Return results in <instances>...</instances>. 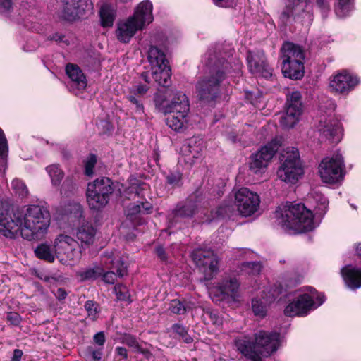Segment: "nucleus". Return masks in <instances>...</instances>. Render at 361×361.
Returning <instances> with one entry per match:
<instances>
[{
    "mask_svg": "<svg viewBox=\"0 0 361 361\" xmlns=\"http://www.w3.org/2000/svg\"><path fill=\"white\" fill-rule=\"evenodd\" d=\"M50 224V214L44 207L30 204L22 209L12 210L0 205V234L15 238L18 232L27 240L41 238Z\"/></svg>",
    "mask_w": 361,
    "mask_h": 361,
    "instance_id": "obj_1",
    "label": "nucleus"
},
{
    "mask_svg": "<svg viewBox=\"0 0 361 361\" xmlns=\"http://www.w3.org/2000/svg\"><path fill=\"white\" fill-rule=\"evenodd\" d=\"M241 63L238 61L234 66L224 59L210 62L208 71L200 77L195 85L197 97L202 106L213 107L221 97V87L224 80L232 72L238 73Z\"/></svg>",
    "mask_w": 361,
    "mask_h": 361,
    "instance_id": "obj_2",
    "label": "nucleus"
},
{
    "mask_svg": "<svg viewBox=\"0 0 361 361\" xmlns=\"http://www.w3.org/2000/svg\"><path fill=\"white\" fill-rule=\"evenodd\" d=\"M275 216L284 230L297 233L310 231L315 227L312 212L303 204L287 202L278 207Z\"/></svg>",
    "mask_w": 361,
    "mask_h": 361,
    "instance_id": "obj_3",
    "label": "nucleus"
},
{
    "mask_svg": "<svg viewBox=\"0 0 361 361\" xmlns=\"http://www.w3.org/2000/svg\"><path fill=\"white\" fill-rule=\"evenodd\" d=\"M152 20V4L149 0L143 1L137 6L132 16L118 24L116 37L120 42L128 43L138 30L144 29Z\"/></svg>",
    "mask_w": 361,
    "mask_h": 361,
    "instance_id": "obj_4",
    "label": "nucleus"
},
{
    "mask_svg": "<svg viewBox=\"0 0 361 361\" xmlns=\"http://www.w3.org/2000/svg\"><path fill=\"white\" fill-rule=\"evenodd\" d=\"M279 160V178L285 183L295 184L304 173L298 149L293 147H286L280 154Z\"/></svg>",
    "mask_w": 361,
    "mask_h": 361,
    "instance_id": "obj_5",
    "label": "nucleus"
},
{
    "mask_svg": "<svg viewBox=\"0 0 361 361\" xmlns=\"http://www.w3.org/2000/svg\"><path fill=\"white\" fill-rule=\"evenodd\" d=\"M114 190L113 181L107 177L97 178L88 183L86 196L89 207L95 211L103 209L109 203Z\"/></svg>",
    "mask_w": 361,
    "mask_h": 361,
    "instance_id": "obj_6",
    "label": "nucleus"
},
{
    "mask_svg": "<svg viewBox=\"0 0 361 361\" xmlns=\"http://www.w3.org/2000/svg\"><path fill=\"white\" fill-rule=\"evenodd\" d=\"M310 0H286L285 7L280 14V20L284 25L291 20L310 25L313 21V13L309 5Z\"/></svg>",
    "mask_w": 361,
    "mask_h": 361,
    "instance_id": "obj_7",
    "label": "nucleus"
},
{
    "mask_svg": "<svg viewBox=\"0 0 361 361\" xmlns=\"http://www.w3.org/2000/svg\"><path fill=\"white\" fill-rule=\"evenodd\" d=\"M309 293L300 295L297 299L289 303L284 310L287 317L305 316L312 309L317 308L324 302L323 295H317V290L312 287H307Z\"/></svg>",
    "mask_w": 361,
    "mask_h": 361,
    "instance_id": "obj_8",
    "label": "nucleus"
},
{
    "mask_svg": "<svg viewBox=\"0 0 361 361\" xmlns=\"http://www.w3.org/2000/svg\"><path fill=\"white\" fill-rule=\"evenodd\" d=\"M281 145L277 138L273 139L267 145L260 147L255 153L250 156L249 171L255 175H260L265 172L269 163Z\"/></svg>",
    "mask_w": 361,
    "mask_h": 361,
    "instance_id": "obj_9",
    "label": "nucleus"
},
{
    "mask_svg": "<svg viewBox=\"0 0 361 361\" xmlns=\"http://www.w3.org/2000/svg\"><path fill=\"white\" fill-rule=\"evenodd\" d=\"M344 161L340 153L324 158L319 166V173L323 182L335 183L343 177Z\"/></svg>",
    "mask_w": 361,
    "mask_h": 361,
    "instance_id": "obj_10",
    "label": "nucleus"
},
{
    "mask_svg": "<svg viewBox=\"0 0 361 361\" xmlns=\"http://www.w3.org/2000/svg\"><path fill=\"white\" fill-rule=\"evenodd\" d=\"M56 258L63 264L77 261L80 258L81 251L78 243L67 235H59L54 240Z\"/></svg>",
    "mask_w": 361,
    "mask_h": 361,
    "instance_id": "obj_11",
    "label": "nucleus"
},
{
    "mask_svg": "<svg viewBox=\"0 0 361 361\" xmlns=\"http://www.w3.org/2000/svg\"><path fill=\"white\" fill-rule=\"evenodd\" d=\"M317 130L319 133V139L321 142L328 141L330 143H338L342 137V130L340 122L332 116H320Z\"/></svg>",
    "mask_w": 361,
    "mask_h": 361,
    "instance_id": "obj_12",
    "label": "nucleus"
},
{
    "mask_svg": "<svg viewBox=\"0 0 361 361\" xmlns=\"http://www.w3.org/2000/svg\"><path fill=\"white\" fill-rule=\"evenodd\" d=\"M259 355L268 357L276 353L281 346V335L276 331L259 330L254 334Z\"/></svg>",
    "mask_w": 361,
    "mask_h": 361,
    "instance_id": "obj_13",
    "label": "nucleus"
},
{
    "mask_svg": "<svg viewBox=\"0 0 361 361\" xmlns=\"http://www.w3.org/2000/svg\"><path fill=\"white\" fill-rule=\"evenodd\" d=\"M259 203L258 195L247 188L239 189L235 194V204L239 213L243 216H251L257 212Z\"/></svg>",
    "mask_w": 361,
    "mask_h": 361,
    "instance_id": "obj_14",
    "label": "nucleus"
},
{
    "mask_svg": "<svg viewBox=\"0 0 361 361\" xmlns=\"http://www.w3.org/2000/svg\"><path fill=\"white\" fill-rule=\"evenodd\" d=\"M285 113L281 117L280 125L283 128H291L298 122L302 114L301 94L299 92H293L286 100Z\"/></svg>",
    "mask_w": 361,
    "mask_h": 361,
    "instance_id": "obj_15",
    "label": "nucleus"
},
{
    "mask_svg": "<svg viewBox=\"0 0 361 361\" xmlns=\"http://www.w3.org/2000/svg\"><path fill=\"white\" fill-rule=\"evenodd\" d=\"M103 262L106 268L111 270L102 274L105 283L114 284L117 276L123 277L127 274V266L120 257L115 256L114 253L104 255Z\"/></svg>",
    "mask_w": 361,
    "mask_h": 361,
    "instance_id": "obj_16",
    "label": "nucleus"
},
{
    "mask_svg": "<svg viewBox=\"0 0 361 361\" xmlns=\"http://www.w3.org/2000/svg\"><path fill=\"white\" fill-rule=\"evenodd\" d=\"M247 62L249 71L252 74L269 78L272 76V69L269 67L263 51L247 52Z\"/></svg>",
    "mask_w": 361,
    "mask_h": 361,
    "instance_id": "obj_17",
    "label": "nucleus"
},
{
    "mask_svg": "<svg viewBox=\"0 0 361 361\" xmlns=\"http://www.w3.org/2000/svg\"><path fill=\"white\" fill-rule=\"evenodd\" d=\"M359 83L357 76L350 74L344 70L335 75L329 82V88L331 92L348 94Z\"/></svg>",
    "mask_w": 361,
    "mask_h": 361,
    "instance_id": "obj_18",
    "label": "nucleus"
},
{
    "mask_svg": "<svg viewBox=\"0 0 361 361\" xmlns=\"http://www.w3.org/2000/svg\"><path fill=\"white\" fill-rule=\"evenodd\" d=\"M66 73L70 78L68 88L75 94H78L86 88L87 80L80 68L73 63H68L66 67Z\"/></svg>",
    "mask_w": 361,
    "mask_h": 361,
    "instance_id": "obj_19",
    "label": "nucleus"
},
{
    "mask_svg": "<svg viewBox=\"0 0 361 361\" xmlns=\"http://www.w3.org/2000/svg\"><path fill=\"white\" fill-rule=\"evenodd\" d=\"M169 97L167 103V113L189 114L190 102L187 95L182 91L171 90L170 93L166 92Z\"/></svg>",
    "mask_w": 361,
    "mask_h": 361,
    "instance_id": "obj_20",
    "label": "nucleus"
},
{
    "mask_svg": "<svg viewBox=\"0 0 361 361\" xmlns=\"http://www.w3.org/2000/svg\"><path fill=\"white\" fill-rule=\"evenodd\" d=\"M281 65L286 63L290 64L293 61H302L305 60V54L302 49L292 42H286L283 44L280 49Z\"/></svg>",
    "mask_w": 361,
    "mask_h": 361,
    "instance_id": "obj_21",
    "label": "nucleus"
},
{
    "mask_svg": "<svg viewBox=\"0 0 361 361\" xmlns=\"http://www.w3.org/2000/svg\"><path fill=\"white\" fill-rule=\"evenodd\" d=\"M235 345L237 350L247 359H254L259 355L256 341L247 336H242L235 338Z\"/></svg>",
    "mask_w": 361,
    "mask_h": 361,
    "instance_id": "obj_22",
    "label": "nucleus"
},
{
    "mask_svg": "<svg viewBox=\"0 0 361 361\" xmlns=\"http://www.w3.org/2000/svg\"><path fill=\"white\" fill-rule=\"evenodd\" d=\"M197 211V204L195 201L188 200L183 203H179L169 214L168 219L176 221L177 218H191Z\"/></svg>",
    "mask_w": 361,
    "mask_h": 361,
    "instance_id": "obj_23",
    "label": "nucleus"
},
{
    "mask_svg": "<svg viewBox=\"0 0 361 361\" xmlns=\"http://www.w3.org/2000/svg\"><path fill=\"white\" fill-rule=\"evenodd\" d=\"M346 286L351 290L361 288V269L346 265L341 271Z\"/></svg>",
    "mask_w": 361,
    "mask_h": 361,
    "instance_id": "obj_24",
    "label": "nucleus"
},
{
    "mask_svg": "<svg viewBox=\"0 0 361 361\" xmlns=\"http://www.w3.org/2000/svg\"><path fill=\"white\" fill-rule=\"evenodd\" d=\"M239 282L235 277H226L219 283L218 290L222 299L231 298L235 299L238 296Z\"/></svg>",
    "mask_w": 361,
    "mask_h": 361,
    "instance_id": "obj_25",
    "label": "nucleus"
},
{
    "mask_svg": "<svg viewBox=\"0 0 361 361\" xmlns=\"http://www.w3.org/2000/svg\"><path fill=\"white\" fill-rule=\"evenodd\" d=\"M97 230L91 223H83L76 231V238L81 243L82 246H90L93 244Z\"/></svg>",
    "mask_w": 361,
    "mask_h": 361,
    "instance_id": "obj_26",
    "label": "nucleus"
},
{
    "mask_svg": "<svg viewBox=\"0 0 361 361\" xmlns=\"http://www.w3.org/2000/svg\"><path fill=\"white\" fill-rule=\"evenodd\" d=\"M281 72L286 78L292 80H300L304 76V61H292L290 64L286 63L281 65Z\"/></svg>",
    "mask_w": 361,
    "mask_h": 361,
    "instance_id": "obj_27",
    "label": "nucleus"
},
{
    "mask_svg": "<svg viewBox=\"0 0 361 361\" xmlns=\"http://www.w3.org/2000/svg\"><path fill=\"white\" fill-rule=\"evenodd\" d=\"M152 212V205L147 201H137L131 203L127 208V217L134 221L139 214H147Z\"/></svg>",
    "mask_w": 361,
    "mask_h": 361,
    "instance_id": "obj_28",
    "label": "nucleus"
},
{
    "mask_svg": "<svg viewBox=\"0 0 361 361\" xmlns=\"http://www.w3.org/2000/svg\"><path fill=\"white\" fill-rule=\"evenodd\" d=\"M182 152L185 157V161L192 165L202 156V147L197 145L196 142L190 140L182 147Z\"/></svg>",
    "mask_w": 361,
    "mask_h": 361,
    "instance_id": "obj_29",
    "label": "nucleus"
},
{
    "mask_svg": "<svg viewBox=\"0 0 361 361\" xmlns=\"http://www.w3.org/2000/svg\"><path fill=\"white\" fill-rule=\"evenodd\" d=\"M167 114L169 116L166 119V123L170 128L177 132H180L185 128L188 114L167 113Z\"/></svg>",
    "mask_w": 361,
    "mask_h": 361,
    "instance_id": "obj_30",
    "label": "nucleus"
},
{
    "mask_svg": "<svg viewBox=\"0 0 361 361\" xmlns=\"http://www.w3.org/2000/svg\"><path fill=\"white\" fill-rule=\"evenodd\" d=\"M148 60L150 64L154 68L164 67L168 66V61L164 51L156 46H151L148 51Z\"/></svg>",
    "mask_w": 361,
    "mask_h": 361,
    "instance_id": "obj_31",
    "label": "nucleus"
},
{
    "mask_svg": "<svg viewBox=\"0 0 361 361\" xmlns=\"http://www.w3.org/2000/svg\"><path fill=\"white\" fill-rule=\"evenodd\" d=\"M200 271L204 274V280H210L213 278L214 274L218 271V259L216 255L213 252L212 258L209 257V260H204L202 264H196Z\"/></svg>",
    "mask_w": 361,
    "mask_h": 361,
    "instance_id": "obj_32",
    "label": "nucleus"
},
{
    "mask_svg": "<svg viewBox=\"0 0 361 361\" xmlns=\"http://www.w3.org/2000/svg\"><path fill=\"white\" fill-rule=\"evenodd\" d=\"M153 79L162 87H169L171 84V69L169 66L155 68L152 71Z\"/></svg>",
    "mask_w": 361,
    "mask_h": 361,
    "instance_id": "obj_33",
    "label": "nucleus"
},
{
    "mask_svg": "<svg viewBox=\"0 0 361 361\" xmlns=\"http://www.w3.org/2000/svg\"><path fill=\"white\" fill-rule=\"evenodd\" d=\"M104 273V268L99 265L87 267L78 271L76 274L81 281L95 280Z\"/></svg>",
    "mask_w": 361,
    "mask_h": 361,
    "instance_id": "obj_34",
    "label": "nucleus"
},
{
    "mask_svg": "<svg viewBox=\"0 0 361 361\" xmlns=\"http://www.w3.org/2000/svg\"><path fill=\"white\" fill-rule=\"evenodd\" d=\"M35 256L49 263H52L56 257L55 251L53 252L50 245L46 243H41L38 245L34 250Z\"/></svg>",
    "mask_w": 361,
    "mask_h": 361,
    "instance_id": "obj_35",
    "label": "nucleus"
},
{
    "mask_svg": "<svg viewBox=\"0 0 361 361\" xmlns=\"http://www.w3.org/2000/svg\"><path fill=\"white\" fill-rule=\"evenodd\" d=\"M101 24L103 27L112 26L115 19V13L113 7L109 4H103L99 11Z\"/></svg>",
    "mask_w": 361,
    "mask_h": 361,
    "instance_id": "obj_36",
    "label": "nucleus"
},
{
    "mask_svg": "<svg viewBox=\"0 0 361 361\" xmlns=\"http://www.w3.org/2000/svg\"><path fill=\"white\" fill-rule=\"evenodd\" d=\"M47 172L49 173L51 182L54 185H58L61 183L64 173L57 164H51L46 168Z\"/></svg>",
    "mask_w": 361,
    "mask_h": 361,
    "instance_id": "obj_37",
    "label": "nucleus"
},
{
    "mask_svg": "<svg viewBox=\"0 0 361 361\" xmlns=\"http://www.w3.org/2000/svg\"><path fill=\"white\" fill-rule=\"evenodd\" d=\"M121 343L127 345L130 348H133L137 350V352L145 355L147 357H148V355H150V353L147 350L142 349L140 345L136 338L130 334H125L121 338Z\"/></svg>",
    "mask_w": 361,
    "mask_h": 361,
    "instance_id": "obj_38",
    "label": "nucleus"
},
{
    "mask_svg": "<svg viewBox=\"0 0 361 361\" xmlns=\"http://www.w3.org/2000/svg\"><path fill=\"white\" fill-rule=\"evenodd\" d=\"M352 9V0H338L335 6L336 15L339 18L345 17Z\"/></svg>",
    "mask_w": 361,
    "mask_h": 361,
    "instance_id": "obj_39",
    "label": "nucleus"
},
{
    "mask_svg": "<svg viewBox=\"0 0 361 361\" xmlns=\"http://www.w3.org/2000/svg\"><path fill=\"white\" fill-rule=\"evenodd\" d=\"M127 99L130 102V107L135 114L139 115L144 114V106L141 97L135 96L130 93L129 95L127 96Z\"/></svg>",
    "mask_w": 361,
    "mask_h": 361,
    "instance_id": "obj_40",
    "label": "nucleus"
},
{
    "mask_svg": "<svg viewBox=\"0 0 361 361\" xmlns=\"http://www.w3.org/2000/svg\"><path fill=\"white\" fill-rule=\"evenodd\" d=\"M213 252L211 250L195 249L192 253V257L195 264H202L204 260L212 258Z\"/></svg>",
    "mask_w": 361,
    "mask_h": 361,
    "instance_id": "obj_41",
    "label": "nucleus"
},
{
    "mask_svg": "<svg viewBox=\"0 0 361 361\" xmlns=\"http://www.w3.org/2000/svg\"><path fill=\"white\" fill-rule=\"evenodd\" d=\"M153 101L156 109L161 113L166 114L168 102H166V96L165 94L161 92L155 93L154 94Z\"/></svg>",
    "mask_w": 361,
    "mask_h": 361,
    "instance_id": "obj_42",
    "label": "nucleus"
},
{
    "mask_svg": "<svg viewBox=\"0 0 361 361\" xmlns=\"http://www.w3.org/2000/svg\"><path fill=\"white\" fill-rule=\"evenodd\" d=\"M252 309L255 316L263 318L267 314V306L263 303L261 300L252 299Z\"/></svg>",
    "mask_w": 361,
    "mask_h": 361,
    "instance_id": "obj_43",
    "label": "nucleus"
},
{
    "mask_svg": "<svg viewBox=\"0 0 361 361\" xmlns=\"http://www.w3.org/2000/svg\"><path fill=\"white\" fill-rule=\"evenodd\" d=\"M85 308L87 312L88 317L92 321L97 319L99 312V305L93 300H87L85 303Z\"/></svg>",
    "mask_w": 361,
    "mask_h": 361,
    "instance_id": "obj_44",
    "label": "nucleus"
},
{
    "mask_svg": "<svg viewBox=\"0 0 361 361\" xmlns=\"http://www.w3.org/2000/svg\"><path fill=\"white\" fill-rule=\"evenodd\" d=\"M11 187L14 192L22 197H26L28 194L27 186L19 179H14L11 183Z\"/></svg>",
    "mask_w": 361,
    "mask_h": 361,
    "instance_id": "obj_45",
    "label": "nucleus"
},
{
    "mask_svg": "<svg viewBox=\"0 0 361 361\" xmlns=\"http://www.w3.org/2000/svg\"><path fill=\"white\" fill-rule=\"evenodd\" d=\"M8 152V143L3 130L0 128V162L5 165L6 157Z\"/></svg>",
    "mask_w": 361,
    "mask_h": 361,
    "instance_id": "obj_46",
    "label": "nucleus"
},
{
    "mask_svg": "<svg viewBox=\"0 0 361 361\" xmlns=\"http://www.w3.org/2000/svg\"><path fill=\"white\" fill-rule=\"evenodd\" d=\"M182 173L178 171H171L166 176V182L172 187H178L181 185Z\"/></svg>",
    "mask_w": 361,
    "mask_h": 361,
    "instance_id": "obj_47",
    "label": "nucleus"
},
{
    "mask_svg": "<svg viewBox=\"0 0 361 361\" xmlns=\"http://www.w3.org/2000/svg\"><path fill=\"white\" fill-rule=\"evenodd\" d=\"M169 310L173 314H183L186 312L187 308L180 300H173L169 305Z\"/></svg>",
    "mask_w": 361,
    "mask_h": 361,
    "instance_id": "obj_48",
    "label": "nucleus"
},
{
    "mask_svg": "<svg viewBox=\"0 0 361 361\" xmlns=\"http://www.w3.org/2000/svg\"><path fill=\"white\" fill-rule=\"evenodd\" d=\"M97 163V157L91 154L85 161V174L91 176L94 173V169Z\"/></svg>",
    "mask_w": 361,
    "mask_h": 361,
    "instance_id": "obj_49",
    "label": "nucleus"
},
{
    "mask_svg": "<svg viewBox=\"0 0 361 361\" xmlns=\"http://www.w3.org/2000/svg\"><path fill=\"white\" fill-rule=\"evenodd\" d=\"M315 198H317L319 202L316 207L317 211L319 212L320 214H325L329 204L327 198L319 194H316Z\"/></svg>",
    "mask_w": 361,
    "mask_h": 361,
    "instance_id": "obj_50",
    "label": "nucleus"
},
{
    "mask_svg": "<svg viewBox=\"0 0 361 361\" xmlns=\"http://www.w3.org/2000/svg\"><path fill=\"white\" fill-rule=\"evenodd\" d=\"M117 298L120 300H127L130 295L126 286L123 285H117L114 288Z\"/></svg>",
    "mask_w": 361,
    "mask_h": 361,
    "instance_id": "obj_51",
    "label": "nucleus"
},
{
    "mask_svg": "<svg viewBox=\"0 0 361 361\" xmlns=\"http://www.w3.org/2000/svg\"><path fill=\"white\" fill-rule=\"evenodd\" d=\"M331 0H315V5L320 9L322 16L326 18L330 10Z\"/></svg>",
    "mask_w": 361,
    "mask_h": 361,
    "instance_id": "obj_52",
    "label": "nucleus"
},
{
    "mask_svg": "<svg viewBox=\"0 0 361 361\" xmlns=\"http://www.w3.org/2000/svg\"><path fill=\"white\" fill-rule=\"evenodd\" d=\"M149 90L147 85L139 84L130 91V93L135 96H140L142 97L144 94L147 93Z\"/></svg>",
    "mask_w": 361,
    "mask_h": 361,
    "instance_id": "obj_53",
    "label": "nucleus"
},
{
    "mask_svg": "<svg viewBox=\"0 0 361 361\" xmlns=\"http://www.w3.org/2000/svg\"><path fill=\"white\" fill-rule=\"evenodd\" d=\"M7 321L13 326H18L21 322V317L17 312H11L6 315Z\"/></svg>",
    "mask_w": 361,
    "mask_h": 361,
    "instance_id": "obj_54",
    "label": "nucleus"
},
{
    "mask_svg": "<svg viewBox=\"0 0 361 361\" xmlns=\"http://www.w3.org/2000/svg\"><path fill=\"white\" fill-rule=\"evenodd\" d=\"M171 329L179 336L180 338H181V337L188 332V330L184 326L178 323L173 324Z\"/></svg>",
    "mask_w": 361,
    "mask_h": 361,
    "instance_id": "obj_55",
    "label": "nucleus"
},
{
    "mask_svg": "<svg viewBox=\"0 0 361 361\" xmlns=\"http://www.w3.org/2000/svg\"><path fill=\"white\" fill-rule=\"evenodd\" d=\"M12 8L11 0H0V13H6Z\"/></svg>",
    "mask_w": 361,
    "mask_h": 361,
    "instance_id": "obj_56",
    "label": "nucleus"
},
{
    "mask_svg": "<svg viewBox=\"0 0 361 361\" xmlns=\"http://www.w3.org/2000/svg\"><path fill=\"white\" fill-rule=\"evenodd\" d=\"M93 341L99 346H103L106 341L104 333L103 331L97 332L93 336Z\"/></svg>",
    "mask_w": 361,
    "mask_h": 361,
    "instance_id": "obj_57",
    "label": "nucleus"
},
{
    "mask_svg": "<svg viewBox=\"0 0 361 361\" xmlns=\"http://www.w3.org/2000/svg\"><path fill=\"white\" fill-rule=\"evenodd\" d=\"M231 212V209L229 206H220L216 212V217L224 218L228 216Z\"/></svg>",
    "mask_w": 361,
    "mask_h": 361,
    "instance_id": "obj_58",
    "label": "nucleus"
},
{
    "mask_svg": "<svg viewBox=\"0 0 361 361\" xmlns=\"http://www.w3.org/2000/svg\"><path fill=\"white\" fill-rule=\"evenodd\" d=\"M126 195L128 196V199L131 198H135L136 197L140 196V192L138 190L137 187H135L134 185H132L127 188L125 191Z\"/></svg>",
    "mask_w": 361,
    "mask_h": 361,
    "instance_id": "obj_59",
    "label": "nucleus"
},
{
    "mask_svg": "<svg viewBox=\"0 0 361 361\" xmlns=\"http://www.w3.org/2000/svg\"><path fill=\"white\" fill-rule=\"evenodd\" d=\"M115 354L121 357L122 360H127L128 358V350L126 348L117 346L115 348Z\"/></svg>",
    "mask_w": 361,
    "mask_h": 361,
    "instance_id": "obj_60",
    "label": "nucleus"
},
{
    "mask_svg": "<svg viewBox=\"0 0 361 361\" xmlns=\"http://www.w3.org/2000/svg\"><path fill=\"white\" fill-rule=\"evenodd\" d=\"M48 39L49 40H53V41H55L58 43H61V42H63V43H65L66 44H68V42L66 39H65V36L62 34H60V33H55L52 35H50L48 37Z\"/></svg>",
    "mask_w": 361,
    "mask_h": 361,
    "instance_id": "obj_61",
    "label": "nucleus"
},
{
    "mask_svg": "<svg viewBox=\"0 0 361 361\" xmlns=\"http://www.w3.org/2000/svg\"><path fill=\"white\" fill-rule=\"evenodd\" d=\"M247 267L252 269V274H259L261 271V265L257 262H248Z\"/></svg>",
    "mask_w": 361,
    "mask_h": 361,
    "instance_id": "obj_62",
    "label": "nucleus"
},
{
    "mask_svg": "<svg viewBox=\"0 0 361 361\" xmlns=\"http://www.w3.org/2000/svg\"><path fill=\"white\" fill-rule=\"evenodd\" d=\"M156 254L161 260H166L167 259L166 254L163 247L158 246L156 248Z\"/></svg>",
    "mask_w": 361,
    "mask_h": 361,
    "instance_id": "obj_63",
    "label": "nucleus"
},
{
    "mask_svg": "<svg viewBox=\"0 0 361 361\" xmlns=\"http://www.w3.org/2000/svg\"><path fill=\"white\" fill-rule=\"evenodd\" d=\"M23 353L20 349H15L13 350V357L11 361H20Z\"/></svg>",
    "mask_w": 361,
    "mask_h": 361,
    "instance_id": "obj_64",
    "label": "nucleus"
}]
</instances>
